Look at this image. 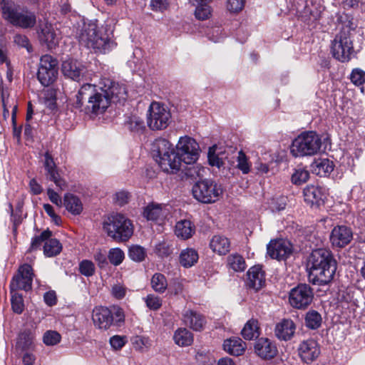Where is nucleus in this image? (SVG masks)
I'll return each mask as SVG.
<instances>
[{
    "instance_id": "nucleus-1",
    "label": "nucleus",
    "mask_w": 365,
    "mask_h": 365,
    "mask_svg": "<svg viewBox=\"0 0 365 365\" xmlns=\"http://www.w3.org/2000/svg\"><path fill=\"white\" fill-rule=\"evenodd\" d=\"M309 282L313 284L323 286L329 284L336 271V261L331 251L317 249L312 252L308 259Z\"/></svg>"
},
{
    "instance_id": "nucleus-2",
    "label": "nucleus",
    "mask_w": 365,
    "mask_h": 365,
    "mask_svg": "<svg viewBox=\"0 0 365 365\" xmlns=\"http://www.w3.org/2000/svg\"><path fill=\"white\" fill-rule=\"evenodd\" d=\"M86 101V112L96 115L103 113L110 104L108 93L100 82L98 85L84 83L81 87L76 95V107L81 108Z\"/></svg>"
},
{
    "instance_id": "nucleus-3",
    "label": "nucleus",
    "mask_w": 365,
    "mask_h": 365,
    "mask_svg": "<svg viewBox=\"0 0 365 365\" xmlns=\"http://www.w3.org/2000/svg\"><path fill=\"white\" fill-rule=\"evenodd\" d=\"M152 153L163 171L177 173L181 168L182 160L173 145L166 139H156L152 144Z\"/></svg>"
},
{
    "instance_id": "nucleus-4",
    "label": "nucleus",
    "mask_w": 365,
    "mask_h": 365,
    "mask_svg": "<svg viewBox=\"0 0 365 365\" xmlns=\"http://www.w3.org/2000/svg\"><path fill=\"white\" fill-rule=\"evenodd\" d=\"M2 18L14 26L21 29L33 28L36 24L35 14L22 8L12 0H0Z\"/></svg>"
},
{
    "instance_id": "nucleus-5",
    "label": "nucleus",
    "mask_w": 365,
    "mask_h": 365,
    "mask_svg": "<svg viewBox=\"0 0 365 365\" xmlns=\"http://www.w3.org/2000/svg\"><path fill=\"white\" fill-rule=\"evenodd\" d=\"M103 230L117 241H127L133 233L131 221L120 213H111L103 221Z\"/></svg>"
},
{
    "instance_id": "nucleus-6",
    "label": "nucleus",
    "mask_w": 365,
    "mask_h": 365,
    "mask_svg": "<svg viewBox=\"0 0 365 365\" xmlns=\"http://www.w3.org/2000/svg\"><path fill=\"white\" fill-rule=\"evenodd\" d=\"M80 43L96 53H105L113 49L115 43L104 34H99L94 24L86 26L79 36Z\"/></svg>"
},
{
    "instance_id": "nucleus-7",
    "label": "nucleus",
    "mask_w": 365,
    "mask_h": 365,
    "mask_svg": "<svg viewBox=\"0 0 365 365\" xmlns=\"http://www.w3.org/2000/svg\"><path fill=\"white\" fill-rule=\"evenodd\" d=\"M322 147V139L314 131H306L299 135L292 142L291 153L294 157L317 154Z\"/></svg>"
},
{
    "instance_id": "nucleus-8",
    "label": "nucleus",
    "mask_w": 365,
    "mask_h": 365,
    "mask_svg": "<svg viewBox=\"0 0 365 365\" xmlns=\"http://www.w3.org/2000/svg\"><path fill=\"white\" fill-rule=\"evenodd\" d=\"M92 320L97 329L108 330L113 324L119 326L123 323L125 320V315L120 308L115 309L113 313L106 307L97 306L93 309Z\"/></svg>"
},
{
    "instance_id": "nucleus-9",
    "label": "nucleus",
    "mask_w": 365,
    "mask_h": 365,
    "mask_svg": "<svg viewBox=\"0 0 365 365\" xmlns=\"http://www.w3.org/2000/svg\"><path fill=\"white\" fill-rule=\"evenodd\" d=\"M192 192L197 201L202 203H212L219 199L222 190L215 181L205 179L195 183Z\"/></svg>"
},
{
    "instance_id": "nucleus-10",
    "label": "nucleus",
    "mask_w": 365,
    "mask_h": 365,
    "mask_svg": "<svg viewBox=\"0 0 365 365\" xmlns=\"http://www.w3.org/2000/svg\"><path fill=\"white\" fill-rule=\"evenodd\" d=\"M58 74L57 59L48 54L42 56L37 72V78L41 84L45 87L49 86L56 81Z\"/></svg>"
},
{
    "instance_id": "nucleus-11",
    "label": "nucleus",
    "mask_w": 365,
    "mask_h": 365,
    "mask_svg": "<svg viewBox=\"0 0 365 365\" xmlns=\"http://www.w3.org/2000/svg\"><path fill=\"white\" fill-rule=\"evenodd\" d=\"M171 114L167 107L153 102L148 111L147 124L153 130H163L168 126Z\"/></svg>"
},
{
    "instance_id": "nucleus-12",
    "label": "nucleus",
    "mask_w": 365,
    "mask_h": 365,
    "mask_svg": "<svg viewBox=\"0 0 365 365\" xmlns=\"http://www.w3.org/2000/svg\"><path fill=\"white\" fill-rule=\"evenodd\" d=\"M177 154L187 165L196 163L200 155V147L195 139L189 136L181 137L176 145Z\"/></svg>"
},
{
    "instance_id": "nucleus-13",
    "label": "nucleus",
    "mask_w": 365,
    "mask_h": 365,
    "mask_svg": "<svg viewBox=\"0 0 365 365\" xmlns=\"http://www.w3.org/2000/svg\"><path fill=\"white\" fill-rule=\"evenodd\" d=\"M333 56L341 62L349 61L354 52L352 41L348 33L341 31L338 34L331 43Z\"/></svg>"
},
{
    "instance_id": "nucleus-14",
    "label": "nucleus",
    "mask_w": 365,
    "mask_h": 365,
    "mask_svg": "<svg viewBox=\"0 0 365 365\" xmlns=\"http://www.w3.org/2000/svg\"><path fill=\"white\" fill-rule=\"evenodd\" d=\"M313 289L307 284H300L291 289L289 296L290 304L297 309H305L312 302Z\"/></svg>"
},
{
    "instance_id": "nucleus-15",
    "label": "nucleus",
    "mask_w": 365,
    "mask_h": 365,
    "mask_svg": "<svg viewBox=\"0 0 365 365\" xmlns=\"http://www.w3.org/2000/svg\"><path fill=\"white\" fill-rule=\"evenodd\" d=\"M61 71L63 76L76 82L88 79L86 66L80 61L73 58H68L62 62Z\"/></svg>"
},
{
    "instance_id": "nucleus-16",
    "label": "nucleus",
    "mask_w": 365,
    "mask_h": 365,
    "mask_svg": "<svg viewBox=\"0 0 365 365\" xmlns=\"http://www.w3.org/2000/svg\"><path fill=\"white\" fill-rule=\"evenodd\" d=\"M34 274L31 265L24 264L19 269V274L14 277L11 282V292L17 289L28 291L32 288V282Z\"/></svg>"
},
{
    "instance_id": "nucleus-17",
    "label": "nucleus",
    "mask_w": 365,
    "mask_h": 365,
    "mask_svg": "<svg viewBox=\"0 0 365 365\" xmlns=\"http://www.w3.org/2000/svg\"><path fill=\"white\" fill-rule=\"evenodd\" d=\"M100 83L103 86V90L108 93L110 103H117L125 101L127 91L124 85L115 83L107 78H101Z\"/></svg>"
},
{
    "instance_id": "nucleus-18",
    "label": "nucleus",
    "mask_w": 365,
    "mask_h": 365,
    "mask_svg": "<svg viewBox=\"0 0 365 365\" xmlns=\"http://www.w3.org/2000/svg\"><path fill=\"white\" fill-rule=\"evenodd\" d=\"M267 254L272 259H285L292 252V245L285 240H271L267 245Z\"/></svg>"
},
{
    "instance_id": "nucleus-19",
    "label": "nucleus",
    "mask_w": 365,
    "mask_h": 365,
    "mask_svg": "<svg viewBox=\"0 0 365 365\" xmlns=\"http://www.w3.org/2000/svg\"><path fill=\"white\" fill-rule=\"evenodd\" d=\"M353 239V232L350 227L337 225L330 234V242L334 247L342 248L349 245Z\"/></svg>"
},
{
    "instance_id": "nucleus-20",
    "label": "nucleus",
    "mask_w": 365,
    "mask_h": 365,
    "mask_svg": "<svg viewBox=\"0 0 365 365\" xmlns=\"http://www.w3.org/2000/svg\"><path fill=\"white\" fill-rule=\"evenodd\" d=\"M43 166L46 170V178L53 181L61 190H66L67 188V183L61 178L56 163L48 152H46L44 155Z\"/></svg>"
},
{
    "instance_id": "nucleus-21",
    "label": "nucleus",
    "mask_w": 365,
    "mask_h": 365,
    "mask_svg": "<svg viewBox=\"0 0 365 365\" xmlns=\"http://www.w3.org/2000/svg\"><path fill=\"white\" fill-rule=\"evenodd\" d=\"M43 166L46 170V178L53 181L61 190H66L67 188V183L61 178L56 163L48 152H46L44 155Z\"/></svg>"
},
{
    "instance_id": "nucleus-22",
    "label": "nucleus",
    "mask_w": 365,
    "mask_h": 365,
    "mask_svg": "<svg viewBox=\"0 0 365 365\" xmlns=\"http://www.w3.org/2000/svg\"><path fill=\"white\" fill-rule=\"evenodd\" d=\"M298 354L304 362L309 364L319 356V346L314 339L304 340L299 345Z\"/></svg>"
},
{
    "instance_id": "nucleus-23",
    "label": "nucleus",
    "mask_w": 365,
    "mask_h": 365,
    "mask_svg": "<svg viewBox=\"0 0 365 365\" xmlns=\"http://www.w3.org/2000/svg\"><path fill=\"white\" fill-rule=\"evenodd\" d=\"M255 353L262 359H269L277 354L276 345L267 338H260L254 346Z\"/></svg>"
},
{
    "instance_id": "nucleus-24",
    "label": "nucleus",
    "mask_w": 365,
    "mask_h": 365,
    "mask_svg": "<svg viewBox=\"0 0 365 365\" xmlns=\"http://www.w3.org/2000/svg\"><path fill=\"white\" fill-rule=\"evenodd\" d=\"M182 321L185 325L195 331H200L206 324L205 317L192 309H186L182 313Z\"/></svg>"
},
{
    "instance_id": "nucleus-25",
    "label": "nucleus",
    "mask_w": 365,
    "mask_h": 365,
    "mask_svg": "<svg viewBox=\"0 0 365 365\" xmlns=\"http://www.w3.org/2000/svg\"><path fill=\"white\" fill-rule=\"evenodd\" d=\"M247 286L255 291L259 290L265 284V275L262 267L253 266L247 272Z\"/></svg>"
},
{
    "instance_id": "nucleus-26",
    "label": "nucleus",
    "mask_w": 365,
    "mask_h": 365,
    "mask_svg": "<svg viewBox=\"0 0 365 365\" xmlns=\"http://www.w3.org/2000/svg\"><path fill=\"white\" fill-rule=\"evenodd\" d=\"M296 331V325L289 319H284L277 324L274 329L275 336L280 340H290Z\"/></svg>"
},
{
    "instance_id": "nucleus-27",
    "label": "nucleus",
    "mask_w": 365,
    "mask_h": 365,
    "mask_svg": "<svg viewBox=\"0 0 365 365\" xmlns=\"http://www.w3.org/2000/svg\"><path fill=\"white\" fill-rule=\"evenodd\" d=\"M304 201L310 206H319L324 202L322 189L314 185H307L303 191Z\"/></svg>"
},
{
    "instance_id": "nucleus-28",
    "label": "nucleus",
    "mask_w": 365,
    "mask_h": 365,
    "mask_svg": "<svg viewBox=\"0 0 365 365\" xmlns=\"http://www.w3.org/2000/svg\"><path fill=\"white\" fill-rule=\"evenodd\" d=\"M40 41L45 43L48 48L52 49L58 43L59 36L51 25H45L39 34Z\"/></svg>"
},
{
    "instance_id": "nucleus-29",
    "label": "nucleus",
    "mask_w": 365,
    "mask_h": 365,
    "mask_svg": "<svg viewBox=\"0 0 365 365\" xmlns=\"http://www.w3.org/2000/svg\"><path fill=\"white\" fill-rule=\"evenodd\" d=\"M34 339L35 335L31 330H24L18 335L16 349L21 351L33 350L35 347Z\"/></svg>"
},
{
    "instance_id": "nucleus-30",
    "label": "nucleus",
    "mask_w": 365,
    "mask_h": 365,
    "mask_svg": "<svg viewBox=\"0 0 365 365\" xmlns=\"http://www.w3.org/2000/svg\"><path fill=\"white\" fill-rule=\"evenodd\" d=\"M312 172L319 176H326L334 170V163L327 158L315 160L311 165Z\"/></svg>"
},
{
    "instance_id": "nucleus-31",
    "label": "nucleus",
    "mask_w": 365,
    "mask_h": 365,
    "mask_svg": "<svg viewBox=\"0 0 365 365\" xmlns=\"http://www.w3.org/2000/svg\"><path fill=\"white\" fill-rule=\"evenodd\" d=\"M210 247L214 252L220 255H226L230 251V242L224 236L215 235L210 240Z\"/></svg>"
},
{
    "instance_id": "nucleus-32",
    "label": "nucleus",
    "mask_w": 365,
    "mask_h": 365,
    "mask_svg": "<svg viewBox=\"0 0 365 365\" xmlns=\"http://www.w3.org/2000/svg\"><path fill=\"white\" fill-rule=\"evenodd\" d=\"M223 347L227 353L234 356H240L245 352L246 346L240 338H231L224 341Z\"/></svg>"
},
{
    "instance_id": "nucleus-33",
    "label": "nucleus",
    "mask_w": 365,
    "mask_h": 365,
    "mask_svg": "<svg viewBox=\"0 0 365 365\" xmlns=\"http://www.w3.org/2000/svg\"><path fill=\"white\" fill-rule=\"evenodd\" d=\"M195 232V227L190 220H183L175 225V233L178 237L189 239Z\"/></svg>"
},
{
    "instance_id": "nucleus-34",
    "label": "nucleus",
    "mask_w": 365,
    "mask_h": 365,
    "mask_svg": "<svg viewBox=\"0 0 365 365\" xmlns=\"http://www.w3.org/2000/svg\"><path fill=\"white\" fill-rule=\"evenodd\" d=\"M63 205L66 209L73 215H79L83 210V204L81 200L72 194L65 195Z\"/></svg>"
},
{
    "instance_id": "nucleus-35",
    "label": "nucleus",
    "mask_w": 365,
    "mask_h": 365,
    "mask_svg": "<svg viewBox=\"0 0 365 365\" xmlns=\"http://www.w3.org/2000/svg\"><path fill=\"white\" fill-rule=\"evenodd\" d=\"M173 339L178 346H187L193 342V334L185 328H180L175 331Z\"/></svg>"
},
{
    "instance_id": "nucleus-36",
    "label": "nucleus",
    "mask_w": 365,
    "mask_h": 365,
    "mask_svg": "<svg viewBox=\"0 0 365 365\" xmlns=\"http://www.w3.org/2000/svg\"><path fill=\"white\" fill-rule=\"evenodd\" d=\"M124 126L130 131L134 133L143 131L145 128L143 120L135 114L125 117Z\"/></svg>"
},
{
    "instance_id": "nucleus-37",
    "label": "nucleus",
    "mask_w": 365,
    "mask_h": 365,
    "mask_svg": "<svg viewBox=\"0 0 365 365\" xmlns=\"http://www.w3.org/2000/svg\"><path fill=\"white\" fill-rule=\"evenodd\" d=\"M242 336L246 340H252L259 335L258 322L255 319L249 320L241 331Z\"/></svg>"
},
{
    "instance_id": "nucleus-38",
    "label": "nucleus",
    "mask_w": 365,
    "mask_h": 365,
    "mask_svg": "<svg viewBox=\"0 0 365 365\" xmlns=\"http://www.w3.org/2000/svg\"><path fill=\"white\" fill-rule=\"evenodd\" d=\"M198 260L197 252L191 248H187L181 252L180 255V262L184 267H190L193 266Z\"/></svg>"
},
{
    "instance_id": "nucleus-39",
    "label": "nucleus",
    "mask_w": 365,
    "mask_h": 365,
    "mask_svg": "<svg viewBox=\"0 0 365 365\" xmlns=\"http://www.w3.org/2000/svg\"><path fill=\"white\" fill-rule=\"evenodd\" d=\"M143 216L148 220L155 221L164 216L162 206L159 204L150 203L147 205L143 211Z\"/></svg>"
},
{
    "instance_id": "nucleus-40",
    "label": "nucleus",
    "mask_w": 365,
    "mask_h": 365,
    "mask_svg": "<svg viewBox=\"0 0 365 365\" xmlns=\"http://www.w3.org/2000/svg\"><path fill=\"white\" fill-rule=\"evenodd\" d=\"M62 250V245L60 242L49 237L43 245V253L46 257H52L58 255Z\"/></svg>"
},
{
    "instance_id": "nucleus-41",
    "label": "nucleus",
    "mask_w": 365,
    "mask_h": 365,
    "mask_svg": "<svg viewBox=\"0 0 365 365\" xmlns=\"http://www.w3.org/2000/svg\"><path fill=\"white\" fill-rule=\"evenodd\" d=\"M227 263L228 267L235 272H242L246 267L244 258L238 254H232L228 256Z\"/></svg>"
},
{
    "instance_id": "nucleus-42",
    "label": "nucleus",
    "mask_w": 365,
    "mask_h": 365,
    "mask_svg": "<svg viewBox=\"0 0 365 365\" xmlns=\"http://www.w3.org/2000/svg\"><path fill=\"white\" fill-rule=\"evenodd\" d=\"M322 321L321 314L315 310H310L306 314L305 324L311 329H318L322 324Z\"/></svg>"
},
{
    "instance_id": "nucleus-43",
    "label": "nucleus",
    "mask_w": 365,
    "mask_h": 365,
    "mask_svg": "<svg viewBox=\"0 0 365 365\" xmlns=\"http://www.w3.org/2000/svg\"><path fill=\"white\" fill-rule=\"evenodd\" d=\"M151 287L156 292L163 293L168 287L165 277L161 273H155L151 279Z\"/></svg>"
},
{
    "instance_id": "nucleus-44",
    "label": "nucleus",
    "mask_w": 365,
    "mask_h": 365,
    "mask_svg": "<svg viewBox=\"0 0 365 365\" xmlns=\"http://www.w3.org/2000/svg\"><path fill=\"white\" fill-rule=\"evenodd\" d=\"M192 5L196 6L195 16L197 19L203 21L207 19L210 16L211 10L210 7L207 4V2Z\"/></svg>"
},
{
    "instance_id": "nucleus-45",
    "label": "nucleus",
    "mask_w": 365,
    "mask_h": 365,
    "mask_svg": "<svg viewBox=\"0 0 365 365\" xmlns=\"http://www.w3.org/2000/svg\"><path fill=\"white\" fill-rule=\"evenodd\" d=\"M173 252L172 244L167 240L158 242L155 246V252L159 257H165L169 256Z\"/></svg>"
},
{
    "instance_id": "nucleus-46",
    "label": "nucleus",
    "mask_w": 365,
    "mask_h": 365,
    "mask_svg": "<svg viewBox=\"0 0 365 365\" xmlns=\"http://www.w3.org/2000/svg\"><path fill=\"white\" fill-rule=\"evenodd\" d=\"M309 178V173L308 170L302 168L295 169L294 173L292 175V182L294 185H302L307 181Z\"/></svg>"
},
{
    "instance_id": "nucleus-47",
    "label": "nucleus",
    "mask_w": 365,
    "mask_h": 365,
    "mask_svg": "<svg viewBox=\"0 0 365 365\" xmlns=\"http://www.w3.org/2000/svg\"><path fill=\"white\" fill-rule=\"evenodd\" d=\"M128 256L133 261L142 262L146 256V252L140 245H133L129 248Z\"/></svg>"
},
{
    "instance_id": "nucleus-48",
    "label": "nucleus",
    "mask_w": 365,
    "mask_h": 365,
    "mask_svg": "<svg viewBox=\"0 0 365 365\" xmlns=\"http://www.w3.org/2000/svg\"><path fill=\"white\" fill-rule=\"evenodd\" d=\"M61 334L54 330H48L43 335V342L46 346L56 345L61 341Z\"/></svg>"
},
{
    "instance_id": "nucleus-49",
    "label": "nucleus",
    "mask_w": 365,
    "mask_h": 365,
    "mask_svg": "<svg viewBox=\"0 0 365 365\" xmlns=\"http://www.w3.org/2000/svg\"><path fill=\"white\" fill-rule=\"evenodd\" d=\"M14 292L11 291L12 294L11 299V308L14 312L20 314L24 309V299L21 294Z\"/></svg>"
},
{
    "instance_id": "nucleus-50",
    "label": "nucleus",
    "mask_w": 365,
    "mask_h": 365,
    "mask_svg": "<svg viewBox=\"0 0 365 365\" xmlns=\"http://www.w3.org/2000/svg\"><path fill=\"white\" fill-rule=\"evenodd\" d=\"M52 232L49 230H44L39 235H36L32 238L31 244V250H38L40 248L41 244L51 237Z\"/></svg>"
},
{
    "instance_id": "nucleus-51",
    "label": "nucleus",
    "mask_w": 365,
    "mask_h": 365,
    "mask_svg": "<svg viewBox=\"0 0 365 365\" xmlns=\"http://www.w3.org/2000/svg\"><path fill=\"white\" fill-rule=\"evenodd\" d=\"M237 162V168L241 170L243 174H247L250 173L251 163L249 162L248 158L243 151L240 150L238 153Z\"/></svg>"
},
{
    "instance_id": "nucleus-52",
    "label": "nucleus",
    "mask_w": 365,
    "mask_h": 365,
    "mask_svg": "<svg viewBox=\"0 0 365 365\" xmlns=\"http://www.w3.org/2000/svg\"><path fill=\"white\" fill-rule=\"evenodd\" d=\"M124 257V252L120 248L110 249L108 256L110 262L115 266L121 264Z\"/></svg>"
},
{
    "instance_id": "nucleus-53",
    "label": "nucleus",
    "mask_w": 365,
    "mask_h": 365,
    "mask_svg": "<svg viewBox=\"0 0 365 365\" xmlns=\"http://www.w3.org/2000/svg\"><path fill=\"white\" fill-rule=\"evenodd\" d=\"M216 148V145H213L209 148L207 153L208 161L210 165L220 168L224 163L222 159L215 153Z\"/></svg>"
},
{
    "instance_id": "nucleus-54",
    "label": "nucleus",
    "mask_w": 365,
    "mask_h": 365,
    "mask_svg": "<svg viewBox=\"0 0 365 365\" xmlns=\"http://www.w3.org/2000/svg\"><path fill=\"white\" fill-rule=\"evenodd\" d=\"M351 81L356 86H361L365 83V71L361 68H354L350 75Z\"/></svg>"
},
{
    "instance_id": "nucleus-55",
    "label": "nucleus",
    "mask_w": 365,
    "mask_h": 365,
    "mask_svg": "<svg viewBox=\"0 0 365 365\" xmlns=\"http://www.w3.org/2000/svg\"><path fill=\"white\" fill-rule=\"evenodd\" d=\"M80 272L86 277L92 276L95 272L93 263L90 260H83L79 264Z\"/></svg>"
},
{
    "instance_id": "nucleus-56",
    "label": "nucleus",
    "mask_w": 365,
    "mask_h": 365,
    "mask_svg": "<svg viewBox=\"0 0 365 365\" xmlns=\"http://www.w3.org/2000/svg\"><path fill=\"white\" fill-rule=\"evenodd\" d=\"M145 302L147 307L152 310H158L162 306L161 299L154 294H148L145 298Z\"/></svg>"
},
{
    "instance_id": "nucleus-57",
    "label": "nucleus",
    "mask_w": 365,
    "mask_h": 365,
    "mask_svg": "<svg viewBox=\"0 0 365 365\" xmlns=\"http://www.w3.org/2000/svg\"><path fill=\"white\" fill-rule=\"evenodd\" d=\"M14 42L19 46L25 48L29 52L32 51L31 45L29 38L25 35L16 34L14 37Z\"/></svg>"
},
{
    "instance_id": "nucleus-58",
    "label": "nucleus",
    "mask_w": 365,
    "mask_h": 365,
    "mask_svg": "<svg viewBox=\"0 0 365 365\" xmlns=\"http://www.w3.org/2000/svg\"><path fill=\"white\" fill-rule=\"evenodd\" d=\"M245 0H227V7L230 12L240 11L245 6Z\"/></svg>"
},
{
    "instance_id": "nucleus-59",
    "label": "nucleus",
    "mask_w": 365,
    "mask_h": 365,
    "mask_svg": "<svg viewBox=\"0 0 365 365\" xmlns=\"http://www.w3.org/2000/svg\"><path fill=\"white\" fill-rule=\"evenodd\" d=\"M130 199L129 192L122 190L115 195L114 200L118 205L123 206L128 202Z\"/></svg>"
},
{
    "instance_id": "nucleus-60",
    "label": "nucleus",
    "mask_w": 365,
    "mask_h": 365,
    "mask_svg": "<svg viewBox=\"0 0 365 365\" xmlns=\"http://www.w3.org/2000/svg\"><path fill=\"white\" fill-rule=\"evenodd\" d=\"M111 292L115 298L120 299L125 296L126 288L120 284H116L112 287Z\"/></svg>"
},
{
    "instance_id": "nucleus-61",
    "label": "nucleus",
    "mask_w": 365,
    "mask_h": 365,
    "mask_svg": "<svg viewBox=\"0 0 365 365\" xmlns=\"http://www.w3.org/2000/svg\"><path fill=\"white\" fill-rule=\"evenodd\" d=\"M125 344V340L123 336L115 335L110 339V344L115 350L120 349Z\"/></svg>"
},
{
    "instance_id": "nucleus-62",
    "label": "nucleus",
    "mask_w": 365,
    "mask_h": 365,
    "mask_svg": "<svg viewBox=\"0 0 365 365\" xmlns=\"http://www.w3.org/2000/svg\"><path fill=\"white\" fill-rule=\"evenodd\" d=\"M168 4L166 0H151L150 7L153 11H163L167 9Z\"/></svg>"
},
{
    "instance_id": "nucleus-63",
    "label": "nucleus",
    "mask_w": 365,
    "mask_h": 365,
    "mask_svg": "<svg viewBox=\"0 0 365 365\" xmlns=\"http://www.w3.org/2000/svg\"><path fill=\"white\" fill-rule=\"evenodd\" d=\"M47 195L48 196L49 200L55 205L58 206H61L62 204V200L59 195L53 189L48 188L47 190Z\"/></svg>"
},
{
    "instance_id": "nucleus-64",
    "label": "nucleus",
    "mask_w": 365,
    "mask_h": 365,
    "mask_svg": "<svg viewBox=\"0 0 365 365\" xmlns=\"http://www.w3.org/2000/svg\"><path fill=\"white\" fill-rule=\"evenodd\" d=\"M43 299L45 303L51 307L56 304V295L55 292L51 291L47 292L43 295Z\"/></svg>"
}]
</instances>
